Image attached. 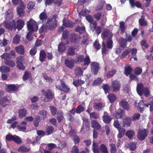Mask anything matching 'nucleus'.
<instances>
[{"label":"nucleus","mask_w":153,"mask_h":153,"mask_svg":"<svg viewBox=\"0 0 153 153\" xmlns=\"http://www.w3.org/2000/svg\"><path fill=\"white\" fill-rule=\"evenodd\" d=\"M58 16L56 14L53 15L51 18H49L45 23L48 29L50 30H53L57 26V20Z\"/></svg>","instance_id":"f257e3e1"},{"label":"nucleus","mask_w":153,"mask_h":153,"mask_svg":"<svg viewBox=\"0 0 153 153\" xmlns=\"http://www.w3.org/2000/svg\"><path fill=\"white\" fill-rule=\"evenodd\" d=\"M42 96L41 98V99L45 102L51 101L54 97V93L50 89L46 90L43 89L42 90Z\"/></svg>","instance_id":"f03ea898"},{"label":"nucleus","mask_w":153,"mask_h":153,"mask_svg":"<svg viewBox=\"0 0 153 153\" xmlns=\"http://www.w3.org/2000/svg\"><path fill=\"white\" fill-rule=\"evenodd\" d=\"M137 91L138 94L140 96L142 95L144 93L145 96L148 97L150 94L149 89L147 87H144L143 84L141 83L137 85Z\"/></svg>","instance_id":"7ed1b4c3"},{"label":"nucleus","mask_w":153,"mask_h":153,"mask_svg":"<svg viewBox=\"0 0 153 153\" xmlns=\"http://www.w3.org/2000/svg\"><path fill=\"white\" fill-rule=\"evenodd\" d=\"M113 41L111 39H108L106 41V45L107 47V48L106 44L104 41L102 42V53L103 55H106L108 53V49H111L112 48Z\"/></svg>","instance_id":"20e7f679"},{"label":"nucleus","mask_w":153,"mask_h":153,"mask_svg":"<svg viewBox=\"0 0 153 153\" xmlns=\"http://www.w3.org/2000/svg\"><path fill=\"white\" fill-rule=\"evenodd\" d=\"M83 62L84 66H88L91 62L90 59L88 55L86 56L85 58L83 55H79L76 58V63Z\"/></svg>","instance_id":"39448f33"},{"label":"nucleus","mask_w":153,"mask_h":153,"mask_svg":"<svg viewBox=\"0 0 153 153\" xmlns=\"http://www.w3.org/2000/svg\"><path fill=\"white\" fill-rule=\"evenodd\" d=\"M27 27L28 31L31 32L36 31L38 28L36 22L31 19L27 22Z\"/></svg>","instance_id":"423d86ee"},{"label":"nucleus","mask_w":153,"mask_h":153,"mask_svg":"<svg viewBox=\"0 0 153 153\" xmlns=\"http://www.w3.org/2000/svg\"><path fill=\"white\" fill-rule=\"evenodd\" d=\"M148 129H147L143 130L139 129L138 131L137 135L138 140L140 141L144 140L147 137L148 134Z\"/></svg>","instance_id":"0eeeda50"},{"label":"nucleus","mask_w":153,"mask_h":153,"mask_svg":"<svg viewBox=\"0 0 153 153\" xmlns=\"http://www.w3.org/2000/svg\"><path fill=\"white\" fill-rule=\"evenodd\" d=\"M121 86V84L119 81L114 80L111 82V88L113 92H117L120 90Z\"/></svg>","instance_id":"6e6552de"},{"label":"nucleus","mask_w":153,"mask_h":153,"mask_svg":"<svg viewBox=\"0 0 153 153\" xmlns=\"http://www.w3.org/2000/svg\"><path fill=\"white\" fill-rule=\"evenodd\" d=\"M91 72L95 75L98 73L99 70L100 68V64L97 62H92L91 65Z\"/></svg>","instance_id":"1a4fd4ad"},{"label":"nucleus","mask_w":153,"mask_h":153,"mask_svg":"<svg viewBox=\"0 0 153 153\" xmlns=\"http://www.w3.org/2000/svg\"><path fill=\"white\" fill-rule=\"evenodd\" d=\"M61 82L60 85L56 86V88L65 93L69 92L70 90V88L65 84V82L61 81Z\"/></svg>","instance_id":"9d476101"},{"label":"nucleus","mask_w":153,"mask_h":153,"mask_svg":"<svg viewBox=\"0 0 153 153\" xmlns=\"http://www.w3.org/2000/svg\"><path fill=\"white\" fill-rule=\"evenodd\" d=\"M20 85L17 84H11L7 85L5 89L6 92L9 93H11L13 91H18L19 87Z\"/></svg>","instance_id":"9b49d317"},{"label":"nucleus","mask_w":153,"mask_h":153,"mask_svg":"<svg viewBox=\"0 0 153 153\" xmlns=\"http://www.w3.org/2000/svg\"><path fill=\"white\" fill-rule=\"evenodd\" d=\"M25 25V21L21 19H18L16 22L15 21V30L16 29L19 31L21 30Z\"/></svg>","instance_id":"f8f14e48"},{"label":"nucleus","mask_w":153,"mask_h":153,"mask_svg":"<svg viewBox=\"0 0 153 153\" xmlns=\"http://www.w3.org/2000/svg\"><path fill=\"white\" fill-rule=\"evenodd\" d=\"M75 60L74 59H68L65 60V64L66 66L70 69H72L74 65Z\"/></svg>","instance_id":"ddd939ff"},{"label":"nucleus","mask_w":153,"mask_h":153,"mask_svg":"<svg viewBox=\"0 0 153 153\" xmlns=\"http://www.w3.org/2000/svg\"><path fill=\"white\" fill-rule=\"evenodd\" d=\"M10 101L6 97L1 98L0 99V105L3 107H6L10 102Z\"/></svg>","instance_id":"4468645a"},{"label":"nucleus","mask_w":153,"mask_h":153,"mask_svg":"<svg viewBox=\"0 0 153 153\" xmlns=\"http://www.w3.org/2000/svg\"><path fill=\"white\" fill-rule=\"evenodd\" d=\"M4 25L5 27L9 30H15V20H13L11 22H6Z\"/></svg>","instance_id":"2eb2a0df"},{"label":"nucleus","mask_w":153,"mask_h":153,"mask_svg":"<svg viewBox=\"0 0 153 153\" xmlns=\"http://www.w3.org/2000/svg\"><path fill=\"white\" fill-rule=\"evenodd\" d=\"M102 36L105 39L106 38H108V39H111L110 37H112V34L109 29H105L104 30L103 33L102 34Z\"/></svg>","instance_id":"dca6fc26"},{"label":"nucleus","mask_w":153,"mask_h":153,"mask_svg":"<svg viewBox=\"0 0 153 153\" xmlns=\"http://www.w3.org/2000/svg\"><path fill=\"white\" fill-rule=\"evenodd\" d=\"M64 114L63 111L61 110L58 111L56 114V119L59 123H60L64 119Z\"/></svg>","instance_id":"f3484780"},{"label":"nucleus","mask_w":153,"mask_h":153,"mask_svg":"<svg viewBox=\"0 0 153 153\" xmlns=\"http://www.w3.org/2000/svg\"><path fill=\"white\" fill-rule=\"evenodd\" d=\"M103 121L106 124H109L111 120V118L108 115L106 112H105L102 116Z\"/></svg>","instance_id":"a211bd4d"},{"label":"nucleus","mask_w":153,"mask_h":153,"mask_svg":"<svg viewBox=\"0 0 153 153\" xmlns=\"http://www.w3.org/2000/svg\"><path fill=\"white\" fill-rule=\"evenodd\" d=\"M81 39L79 36L76 35L75 33H72L70 36L71 41L74 43H76L78 42L79 40Z\"/></svg>","instance_id":"6ab92c4d"},{"label":"nucleus","mask_w":153,"mask_h":153,"mask_svg":"<svg viewBox=\"0 0 153 153\" xmlns=\"http://www.w3.org/2000/svg\"><path fill=\"white\" fill-rule=\"evenodd\" d=\"M62 22L63 25L66 27L72 28L73 26V23L65 18L63 19Z\"/></svg>","instance_id":"aec40b11"},{"label":"nucleus","mask_w":153,"mask_h":153,"mask_svg":"<svg viewBox=\"0 0 153 153\" xmlns=\"http://www.w3.org/2000/svg\"><path fill=\"white\" fill-rule=\"evenodd\" d=\"M46 54L45 51L41 50L39 52V60L41 62H44L46 58Z\"/></svg>","instance_id":"412c9836"},{"label":"nucleus","mask_w":153,"mask_h":153,"mask_svg":"<svg viewBox=\"0 0 153 153\" xmlns=\"http://www.w3.org/2000/svg\"><path fill=\"white\" fill-rule=\"evenodd\" d=\"M66 50V47L65 45L62 42L60 43L58 47V51L59 53L62 54Z\"/></svg>","instance_id":"4be33fe9"},{"label":"nucleus","mask_w":153,"mask_h":153,"mask_svg":"<svg viewBox=\"0 0 153 153\" xmlns=\"http://www.w3.org/2000/svg\"><path fill=\"white\" fill-rule=\"evenodd\" d=\"M120 105L122 108L128 110L129 109L130 106L128 102L125 100H123L120 102Z\"/></svg>","instance_id":"5701e85b"},{"label":"nucleus","mask_w":153,"mask_h":153,"mask_svg":"<svg viewBox=\"0 0 153 153\" xmlns=\"http://www.w3.org/2000/svg\"><path fill=\"white\" fill-rule=\"evenodd\" d=\"M15 50L16 52L19 54L23 55L25 52V49L23 46L19 45L15 48Z\"/></svg>","instance_id":"b1692460"},{"label":"nucleus","mask_w":153,"mask_h":153,"mask_svg":"<svg viewBox=\"0 0 153 153\" xmlns=\"http://www.w3.org/2000/svg\"><path fill=\"white\" fill-rule=\"evenodd\" d=\"M69 32L68 30H65L63 31L62 35V37L63 39L67 41L66 44H69V42L68 38L69 36Z\"/></svg>","instance_id":"393cba45"},{"label":"nucleus","mask_w":153,"mask_h":153,"mask_svg":"<svg viewBox=\"0 0 153 153\" xmlns=\"http://www.w3.org/2000/svg\"><path fill=\"white\" fill-rule=\"evenodd\" d=\"M124 113L123 110L121 109H119L116 111L115 114V116L117 118H121L123 116Z\"/></svg>","instance_id":"a878e982"},{"label":"nucleus","mask_w":153,"mask_h":153,"mask_svg":"<svg viewBox=\"0 0 153 153\" xmlns=\"http://www.w3.org/2000/svg\"><path fill=\"white\" fill-rule=\"evenodd\" d=\"M119 42L120 47L123 48H125L126 47L127 42L126 39L123 37L119 39Z\"/></svg>","instance_id":"bb28decb"},{"label":"nucleus","mask_w":153,"mask_h":153,"mask_svg":"<svg viewBox=\"0 0 153 153\" xmlns=\"http://www.w3.org/2000/svg\"><path fill=\"white\" fill-rule=\"evenodd\" d=\"M85 83L84 80H82L81 79H78L74 80L73 82V84L76 87H77L79 86H81Z\"/></svg>","instance_id":"cd10ccee"},{"label":"nucleus","mask_w":153,"mask_h":153,"mask_svg":"<svg viewBox=\"0 0 153 153\" xmlns=\"http://www.w3.org/2000/svg\"><path fill=\"white\" fill-rule=\"evenodd\" d=\"M103 107L102 104L101 102L94 103L93 106L94 109L97 110L98 111H100Z\"/></svg>","instance_id":"c85d7f7f"},{"label":"nucleus","mask_w":153,"mask_h":153,"mask_svg":"<svg viewBox=\"0 0 153 153\" xmlns=\"http://www.w3.org/2000/svg\"><path fill=\"white\" fill-rule=\"evenodd\" d=\"M131 58L134 59V60L137 61V59L136 57V54L137 53V50L136 48H131Z\"/></svg>","instance_id":"c756f323"},{"label":"nucleus","mask_w":153,"mask_h":153,"mask_svg":"<svg viewBox=\"0 0 153 153\" xmlns=\"http://www.w3.org/2000/svg\"><path fill=\"white\" fill-rule=\"evenodd\" d=\"M32 76V74L30 72L28 71H25L22 77L24 81L27 80Z\"/></svg>","instance_id":"7c9ffc66"},{"label":"nucleus","mask_w":153,"mask_h":153,"mask_svg":"<svg viewBox=\"0 0 153 153\" xmlns=\"http://www.w3.org/2000/svg\"><path fill=\"white\" fill-rule=\"evenodd\" d=\"M119 28L121 31L120 34H123L126 29V27L125 26V22H124L121 21L120 22Z\"/></svg>","instance_id":"2f4dec72"},{"label":"nucleus","mask_w":153,"mask_h":153,"mask_svg":"<svg viewBox=\"0 0 153 153\" xmlns=\"http://www.w3.org/2000/svg\"><path fill=\"white\" fill-rule=\"evenodd\" d=\"M131 48H128L124 51L121 55L120 58L123 59L131 52Z\"/></svg>","instance_id":"473e14b6"},{"label":"nucleus","mask_w":153,"mask_h":153,"mask_svg":"<svg viewBox=\"0 0 153 153\" xmlns=\"http://www.w3.org/2000/svg\"><path fill=\"white\" fill-rule=\"evenodd\" d=\"M132 70V68H131L130 65L127 66L125 68L124 74L125 75L128 76L131 74Z\"/></svg>","instance_id":"72a5a7b5"},{"label":"nucleus","mask_w":153,"mask_h":153,"mask_svg":"<svg viewBox=\"0 0 153 153\" xmlns=\"http://www.w3.org/2000/svg\"><path fill=\"white\" fill-rule=\"evenodd\" d=\"M92 150L94 153H100V148L97 143L94 142L92 144Z\"/></svg>","instance_id":"f704fd0d"},{"label":"nucleus","mask_w":153,"mask_h":153,"mask_svg":"<svg viewBox=\"0 0 153 153\" xmlns=\"http://www.w3.org/2000/svg\"><path fill=\"white\" fill-rule=\"evenodd\" d=\"M4 63L6 65L11 68L14 67L15 65L14 62L12 60L10 59L6 60L4 61Z\"/></svg>","instance_id":"c9c22d12"},{"label":"nucleus","mask_w":153,"mask_h":153,"mask_svg":"<svg viewBox=\"0 0 153 153\" xmlns=\"http://www.w3.org/2000/svg\"><path fill=\"white\" fill-rule=\"evenodd\" d=\"M39 18L43 23L45 20L48 18V16L45 12L43 11L39 15Z\"/></svg>","instance_id":"e433bc0d"},{"label":"nucleus","mask_w":153,"mask_h":153,"mask_svg":"<svg viewBox=\"0 0 153 153\" xmlns=\"http://www.w3.org/2000/svg\"><path fill=\"white\" fill-rule=\"evenodd\" d=\"M27 111L25 109H21L18 111L19 117L20 118L25 117L27 114Z\"/></svg>","instance_id":"4c0bfd02"},{"label":"nucleus","mask_w":153,"mask_h":153,"mask_svg":"<svg viewBox=\"0 0 153 153\" xmlns=\"http://www.w3.org/2000/svg\"><path fill=\"white\" fill-rule=\"evenodd\" d=\"M93 46L94 48L97 51L99 50L101 48V45L99 43V41L97 39L95 40L94 42Z\"/></svg>","instance_id":"58836bf2"},{"label":"nucleus","mask_w":153,"mask_h":153,"mask_svg":"<svg viewBox=\"0 0 153 153\" xmlns=\"http://www.w3.org/2000/svg\"><path fill=\"white\" fill-rule=\"evenodd\" d=\"M17 11L18 14L19 16L22 17L24 16L25 12L23 9L21 7H17Z\"/></svg>","instance_id":"ea45409f"},{"label":"nucleus","mask_w":153,"mask_h":153,"mask_svg":"<svg viewBox=\"0 0 153 153\" xmlns=\"http://www.w3.org/2000/svg\"><path fill=\"white\" fill-rule=\"evenodd\" d=\"M67 55L73 56L75 54V49L73 47H70L67 50Z\"/></svg>","instance_id":"a19ab883"},{"label":"nucleus","mask_w":153,"mask_h":153,"mask_svg":"<svg viewBox=\"0 0 153 153\" xmlns=\"http://www.w3.org/2000/svg\"><path fill=\"white\" fill-rule=\"evenodd\" d=\"M100 150L101 153H108L107 148L104 144H102L100 145Z\"/></svg>","instance_id":"79ce46f5"},{"label":"nucleus","mask_w":153,"mask_h":153,"mask_svg":"<svg viewBox=\"0 0 153 153\" xmlns=\"http://www.w3.org/2000/svg\"><path fill=\"white\" fill-rule=\"evenodd\" d=\"M108 97L110 102L112 103L114 102L117 98L116 96L113 94H109Z\"/></svg>","instance_id":"37998d69"},{"label":"nucleus","mask_w":153,"mask_h":153,"mask_svg":"<svg viewBox=\"0 0 153 153\" xmlns=\"http://www.w3.org/2000/svg\"><path fill=\"white\" fill-rule=\"evenodd\" d=\"M75 30L76 32H78L79 34H81L85 31V28L84 26L80 27L78 25L75 28Z\"/></svg>","instance_id":"c03bdc74"},{"label":"nucleus","mask_w":153,"mask_h":153,"mask_svg":"<svg viewBox=\"0 0 153 153\" xmlns=\"http://www.w3.org/2000/svg\"><path fill=\"white\" fill-rule=\"evenodd\" d=\"M10 71V68L5 66H1L0 67V71L2 73H7Z\"/></svg>","instance_id":"a18cd8bd"},{"label":"nucleus","mask_w":153,"mask_h":153,"mask_svg":"<svg viewBox=\"0 0 153 153\" xmlns=\"http://www.w3.org/2000/svg\"><path fill=\"white\" fill-rule=\"evenodd\" d=\"M21 36L19 34H16L14 37L13 43L14 44H19L20 41Z\"/></svg>","instance_id":"49530a36"},{"label":"nucleus","mask_w":153,"mask_h":153,"mask_svg":"<svg viewBox=\"0 0 153 153\" xmlns=\"http://www.w3.org/2000/svg\"><path fill=\"white\" fill-rule=\"evenodd\" d=\"M85 110L84 107L81 105H78L76 109V113L80 114Z\"/></svg>","instance_id":"de8ad7c7"},{"label":"nucleus","mask_w":153,"mask_h":153,"mask_svg":"<svg viewBox=\"0 0 153 153\" xmlns=\"http://www.w3.org/2000/svg\"><path fill=\"white\" fill-rule=\"evenodd\" d=\"M49 108L50 110V112L53 116H54L57 113V109L56 108L53 106L51 105L49 106Z\"/></svg>","instance_id":"09e8293b"},{"label":"nucleus","mask_w":153,"mask_h":153,"mask_svg":"<svg viewBox=\"0 0 153 153\" xmlns=\"http://www.w3.org/2000/svg\"><path fill=\"white\" fill-rule=\"evenodd\" d=\"M142 71L143 70L141 68L137 67L134 69V72L135 75H139L141 74Z\"/></svg>","instance_id":"8fccbe9b"},{"label":"nucleus","mask_w":153,"mask_h":153,"mask_svg":"<svg viewBox=\"0 0 153 153\" xmlns=\"http://www.w3.org/2000/svg\"><path fill=\"white\" fill-rule=\"evenodd\" d=\"M90 27L91 29L93 31H94L96 30V29L97 27V23L96 21L90 23Z\"/></svg>","instance_id":"3c124183"},{"label":"nucleus","mask_w":153,"mask_h":153,"mask_svg":"<svg viewBox=\"0 0 153 153\" xmlns=\"http://www.w3.org/2000/svg\"><path fill=\"white\" fill-rule=\"evenodd\" d=\"M126 135L131 139L133 138L135 135V133L134 131L132 130H129L126 133Z\"/></svg>","instance_id":"603ef678"},{"label":"nucleus","mask_w":153,"mask_h":153,"mask_svg":"<svg viewBox=\"0 0 153 153\" xmlns=\"http://www.w3.org/2000/svg\"><path fill=\"white\" fill-rule=\"evenodd\" d=\"M117 70L116 69H113L111 71H109L106 74V76L108 78H110L115 74Z\"/></svg>","instance_id":"864d4df0"},{"label":"nucleus","mask_w":153,"mask_h":153,"mask_svg":"<svg viewBox=\"0 0 153 153\" xmlns=\"http://www.w3.org/2000/svg\"><path fill=\"white\" fill-rule=\"evenodd\" d=\"M103 80V79H102L101 78H99L96 79L94 80L92 84L95 85H100L102 83Z\"/></svg>","instance_id":"5fc2aeb1"},{"label":"nucleus","mask_w":153,"mask_h":153,"mask_svg":"<svg viewBox=\"0 0 153 153\" xmlns=\"http://www.w3.org/2000/svg\"><path fill=\"white\" fill-rule=\"evenodd\" d=\"M29 149H28L27 147L24 146H20L18 149V151L20 152H27L29 151Z\"/></svg>","instance_id":"6e6d98bb"},{"label":"nucleus","mask_w":153,"mask_h":153,"mask_svg":"<svg viewBox=\"0 0 153 153\" xmlns=\"http://www.w3.org/2000/svg\"><path fill=\"white\" fill-rule=\"evenodd\" d=\"M102 14V13L101 12H97L93 15L94 18L95 19L98 21L101 19Z\"/></svg>","instance_id":"4d7b16f0"},{"label":"nucleus","mask_w":153,"mask_h":153,"mask_svg":"<svg viewBox=\"0 0 153 153\" xmlns=\"http://www.w3.org/2000/svg\"><path fill=\"white\" fill-rule=\"evenodd\" d=\"M102 88L105 93H109L110 91V86L107 84H104L102 86Z\"/></svg>","instance_id":"13d9d810"},{"label":"nucleus","mask_w":153,"mask_h":153,"mask_svg":"<svg viewBox=\"0 0 153 153\" xmlns=\"http://www.w3.org/2000/svg\"><path fill=\"white\" fill-rule=\"evenodd\" d=\"M75 73L77 76H81L83 74V71L80 67H77L75 70Z\"/></svg>","instance_id":"bf43d9fd"},{"label":"nucleus","mask_w":153,"mask_h":153,"mask_svg":"<svg viewBox=\"0 0 153 153\" xmlns=\"http://www.w3.org/2000/svg\"><path fill=\"white\" fill-rule=\"evenodd\" d=\"M54 129L53 127L51 126H49L47 127L46 129V132L48 135L51 134L53 131Z\"/></svg>","instance_id":"052dcab7"},{"label":"nucleus","mask_w":153,"mask_h":153,"mask_svg":"<svg viewBox=\"0 0 153 153\" xmlns=\"http://www.w3.org/2000/svg\"><path fill=\"white\" fill-rule=\"evenodd\" d=\"M13 141L15 142L16 143L19 144L22 142L21 139L18 136L14 135H13Z\"/></svg>","instance_id":"680f3d73"},{"label":"nucleus","mask_w":153,"mask_h":153,"mask_svg":"<svg viewBox=\"0 0 153 153\" xmlns=\"http://www.w3.org/2000/svg\"><path fill=\"white\" fill-rule=\"evenodd\" d=\"M17 64V67L18 69L22 71H24L25 68V67L23 65L22 62L21 63H16Z\"/></svg>","instance_id":"e2e57ef3"},{"label":"nucleus","mask_w":153,"mask_h":153,"mask_svg":"<svg viewBox=\"0 0 153 153\" xmlns=\"http://www.w3.org/2000/svg\"><path fill=\"white\" fill-rule=\"evenodd\" d=\"M43 77L44 79L47 82H48L49 83H52L54 80L53 78L47 75L44 76Z\"/></svg>","instance_id":"0e129e2a"},{"label":"nucleus","mask_w":153,"mask_h":153,"mask_svg":"<svg viewBox=\"0 0 153 153\" xmlns=\"http://www.w3.org/2000/svg\"><path fill=\"white\" fill-rule=\"evenodd\" d=\"M37 48L36 46H34L33 48H31L30 51V54L33 56L35 55L37 51Z\"/></svg>","instance_id":"69168bd1"},{"label":"nucleus","mask_w":153,"mask_h":153,"mask_svg":"<svg viewBox=\"0 0 153 153\" xmlns=\"http://www.w3.org/2000/svg\"><path fill=\"white\" fill-rule=\"evenodd\" d=\"M35 2L33 1L29 2L27 5V8L29 10H31L35 6Z\"/></svg>","instance_id":"338daca9"},{"label":"nucleus","mask_w":153,"mask_h":153,"mask_svg":"<svg viewBox=\"0 0 153 153\" xmlns=\"http://www.w3.org/2000/svg\"><path fill=\"white\" fill-rule=\"evenodd\" d=\"M131 118L129 117H127L123 120V124H130L131 123Z\"/></svg>","instance_id":"774afa93"}]
</instances>
